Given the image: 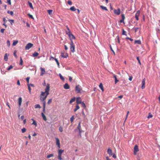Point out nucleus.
I'll return each instance as SVG.
<instances>
[{
    "label": "nucleus",
    "instance_id": "cd10ccee",
    "mask_svg": "<svg viewBox=\"0 0 160 160\" xmlns=\"http://www.w3.org/2000/svg\"><path fill=\"white\" fill-rule=\"evenodd\" d=\"M70 10L72 11H74L76 10V9L74 6L71 7L70 8Z\"/></svg>",
    "mask_w": 160,
    "mask_h": 160
},
{
    "label": "nucleus",
    "instance_id": "4468645a",
    "mask_svg": "<svg viewBox=\"0 0 160 160\" xmlns=\"http://www.w3.org/2000/svg\"><path fill=\"white\" fill-rule=\"evenodd\" d=\"M61 56L62 57L66 58L68 56V54L61 52Z\"/></svg>",
    "mask_w": 160,
    "mask_h": 160
},
{
    "label": "nucleus",
    "instance_id": "4c0bfd02",
    "mask_svg": "<svg viewBox=\"0 0 160 160\" xmlns=\"http://www.w3.org/2000/svg\"><path fill=\"white\" fill-rule=\"evenodd\" d=\"M54 156V154L52 153L48 154L47 156V158H49L51 157H52Z\"/></svg>",
    "mask_w": 160,
    "mask_h": 160
},
{
    "label": "nucleus",
    "instance_id": "f3484780",
    "mask_svg": "<svg viewBox=\"0 0 160 160\" xmlns=\"http://www.w3.org/2000/svg\"><path fill=\"white\" fill-rule=\"evenodd\" d=\"M3 21L4 22V23L3 24V25H4L5 28H6L7 27V25L5 24L7 22V20H6L5 18H3Z\"/></svg>",
    "mask_w": 160,
    "mask_h": 160
},
{
    "label": "nucleus",
    "instance_id": "9d476101",
    "mask_svg": "<svg viewBox=\"0 0 160 160\" xmlns=\"http://www.w3.org/2000/svg\"><path fill=\"white\" fill-rule=\"evenodd\" d=\"M82 102L80 97H78L76 98V103L78 105L82 103Z\"/></svg>",
    "mask_w": 160,
    "mask_h": 160
},
{
    "label": "nucleus",
    "instance_id": "6e6d98bb",
    "mask_svg": "<svg viewBox=\"0 0 160 160\" xmlns=\"http://www.w3.org/2000/svg\"><path fill=\"white\" fill-rule=\"evenodd\" d=\"M13 68V67L12 65H11L9 66V67L8 68L7 70H10L12 68Z\"/></svg>",
    "mask_w": 160,
    "mask_h": 160
},
{
    "label": "nucleus",
    "instance_id": "603ef678",
    "mask_svg": "<svg viewBox=\"0 0 160 160\" xmlns=\"http://www.w3.org/2000/svg\"><path fill=\"white\" fill-rule=\"evenodd\" d=\"M67 3L69 4V5H72V2L71 1H70V0H69V1H68V2H67Z\"/></svg>",
    "mask_w": 160,
    "mask_h": 160
},
{
    "label": "nucleus",
    "instance_id": "4d7b16f0",
    "mask_svg": "<svg viewBox=\"0 0 160 160\" xmlns=\"http://www.w3.org/2000/svg\"><path fill=\"white\" fill-rule=\"evenodd\" d=\"M121 16H122V19L124 20L125 19V17L124 14H121Z\"/></svg>",
    "mask_w": 160,
    "mask_h": 160
},
{
    "label": "nucleus",
    "instance_id": "4be33fe9",
    "mask_svg": "<svg viewBox=\"0 0 160 160\" xmlns=\"http://www.w3.org/2000/svg\"><path fill=\"white\" fill-rule=\"evenodd\" d=\"M43 111L45 113L46 104H45V102H44L43 103Z\"/></svg>",
    "mask_w": 160,
    "mask_h": 160
},
{
    "label": "nucleus",
    "instance_id": "39448f33",
    "mask_svg": "<svg viewBox=\"0 0 160 160\" xmlns=\"http://www.w3.org/2000/svg\"><path fill=\"white\" fill-rule=\"evenodd\" d=\"M139 151V149L138 148V146L137 145H136L134 147V152L133 154L134 155H136L137 154V152Z\"/></svg>",
    "mask_w": 160,
    "mask_h": 160
},
{
    "label": "nucleus",
    "instance_id": "052dcab7",
    "mask_svg": "<svg viewBox=\"0 0 160 160\" xmlns=\"http://www.w3.org/2000/svg\"><path fill=\"white\" fill-rule=\"evenodd\" d=\"M52 102V99H50L49 100L48 102V104H50Z\"/></svg>",
    "mask_w": 160,
    "mask_h": 160
},
{
    "label": "nucleus",
    "instance_id": "423d86ee",
    "mask_svg": "<svg viewBox=\"0 0 160 160\" xmlns=\"http://www.w3.org/2000/svg\"><path fill=\"white\" fill-rule=\"evenodd\" d=\"M47 96H45L44 97H40V100L42 102L43 104V103L44 102H45V104H46V102L45 100L47 98Z\"/></svg>",
    "mask_w": 160,
    "mask_h": 160
},
{
    "label": "nucleus",
    "instance_id": "3c124183",
    "mask_svg": "<svg viewBox=\"0 0 160 160\" xmlns=\"http://www.w3.org/2000/svg\"><path fill=\"white\" fill-rule=\"evenodd\" d=\"M54 60L56 62L57 65H58V66H59V63L58 60V59L56 58H55L54 59Z\"/></svg>",
    "mask_w": 160,
    "mask_h": 160
},
{
    "label": "nucleus",
    "instance_id": "7c9ffc66",
    "mask_svg": "<svg viewBox=\"0 0 160 160\" xmlns=\"http://www.w3.org/2000/svg\"><path fill=\"white\" fill-rule=\"evenodd\" d=\"M23 61L22 59V58L21 57H20V62L19 63V64L20 65H23Z\"/></svg>",
    "mask_w": 160,
    "mask_h": 160
},
{
    "label": "nucleus",
    "instance_id": "f257e3e1",
    "mask_svg": "<svg viewBox=\"0 0 160 160\" xmlns=\"http://www.w3.org/2000/svg\"><path fill=\"white\" fill-rule=\"evenodd\" d=\"M70 49L71 51L72 52H75V45L72 40H71V42H70Z\"/></svg>",
    "mask_w": 160,
    "mask_h": 160
},
{
    "label": "nucleus",
    "instance_id": "2eb2a0df",
    "mask_svg": "<svg viewBox=\"0 0 160 160\" xmlns=\"http://www.w3.org/2000/svg\"><path fill=\"white\" fill-rule=\"evenodd\" d=\"M50 90V87L49 85L48 84L47 85L45 89V92H48Z\"/></svg>",
    "mask_w": 160,
    "mask_h": 160
},
{
    "label": "nucleus",
    "instance_id": "13d9d810",
    "mask_svg": "<svg viewBox=\"0 0 160 160\" xmlns=\"http://www.w3.org/2000/svg\"><path fill=\"white\" fill-rule=\"evenodd\" d=\"M136 58H137V59L138 60V62L139 63V64L140 65H141V62H140V59H139V57H137Z\"/></svg>",
    "mask_w": 160,
    "mask_h": 160
},
{
    "label": "nucleus",
    "instance_id": "69168bd1",
    "mask_svg": "<svg viewBox=\"0 0 160 160\" xmlns=\"http://www.w3.org/2000/svg\"><path fill=\"white\" fill-rule=\"evenodd\" d=\"M126 39H129L131 41H133V39H132L131 38H129V37H127L126 38Z\"/></svg>",
    "mask_w": 160,
    "mask_h": 160
},
{
    "label": "nucleus",
    "instance_id": "dca6fc26",
    "mask_svg": "<svg viewBox=\"0 0 160 160\" xmlns=\"http://www.w3.org/2000/svg\"><path fill=\"white\" fill-rule=\"evenodd\" d=\"M41 115L42 116L43 118V120L45 121H46L47 120V118L46 117L45 115H44L43 112H42L41 113Z\"/></svg>",
    "mask_w": 160,
    "mask_h": 160
},
{
    "label": "nucleus",
    "instance_id": "a211bd4d",
    "mask_svg": "<svg viewBox=\"0 0 160 160\" xmlns=\"http://www.w3.org/2000/svg\"><path fill=\"white\" fill-rule=\"evenodd\" d=\"M69 37L70 38L71 42V40L72 41V39H75V37H74V35L72 33L71 34V35H70V36H69Z\"/></svg>",
    "mask_w": 160,
    "mask_h": 160
},
{
    "label": "nucleus",
    "instance_id": "f704fd0d",
    "mask_svg": "<svg viewBox=\"0 0 160 160\" xmlns=\"http://www.w3.org/2000/svg\"><path fill=\"white\" fill-rule=\"evenodd\" d=\"M64 150L61 149H59L58 152V154L61 155L62 153L63 152Z\"/></svg>",
    "mask_w": 160,
    "mask_h": 160
},
{
    "label": "nucleus",
    "instance_id": "1a4fd4ad",
    "mask_svg": "<svg viewBox=\"0 0 160 160\" xmlns=\"http://www.w3.org/2000/svg\"><path fill=\"white\" fill-rule=\"evenodd\" d=\"M107 153L110 156H111L113 155L112 150L110 148H108L107 150Z\"/></svg>",
    "mask_w": 160,
    "mask_h": 160
},
{
    "label": "nucleus",
    "instance_id": "680f3d73",
    "mask_svg": "<svg viewBox=\"0 0 160 160\" xmlns=\"http://www.w3.org/2000/svg\"><path fill=\"white\" fill-rule=\"evenodd\" d=\"M58 158L60 160H61L62 159V158H61V155L58 154Z\"/></svg>",
    "mask_w": 160,
    "mask_h": 160
},
{
    "label": "nucleus",
    "instance_id": "774afa93",
    "mask_svg": "<svg viewBox=\"0 0 160 160\" xmlns=\"http://www.w3.org/2000/svg\"><path fill=\"white\" fill-rule=\"evenodd\" d=\"M5 30V29H1L0 30V32L2 33H3L4 32V31Z\"/></svg>",
    "mask_w": 160,
    "mask_h": 160
},
{
    "label": "nucleus",
    "instance_id": "5fc2aeb1",
    "mask_svg": "<svg viewBox=\"0 0 160 160\" xmlns=\"http://www.w3.org/2000/svg\"><path fill=\"white\" fill-rule=\"evenodd\" d=\"M26 131V129L25 128H23L22 129V133H23L25 132Z\"/></svg>",
    "mask_w": 160,
    "mask_h": 160
},
{
    "label": "nucleus",
    "instance_id": "aec40b11",
    "mask_svg": "<svg viewBox=\"0 0 160 160\" xmlns=\"http://www.w3.org/2000/svg\"><path fill=\"white\" fill-rule=\"evenodd\" d=\"M18 104L19 106H20L21 105V103L22 102V98L21 97H20L18 99Z\"/></svg>",
    "mask_w": 160,
    "mask_h": 160
},
{
    "label": "nucleus",
    "instance_id": "f8f14e48",
    "mask_svg": "<svg viewBox=\"0 0 160 160\" xmlns=\"http://www.w3.org/2000/svg\"><path fill=\"white\" fill-rule=\"evenodd\" d=\"M41 69V73L40 75L42 76L43 74H45V69L44 68H42V67L40 68Z\"/></svg>",
    "mask_w": 160,
    "mask_h": 160
},
{
    "label": "nucleus",
    "instance_id": "79ce46f5",
    "mask_svg": "<svg viewBox=\"0 0 160 160\" xmlns=\"http://www.w3.org/2000/svg\"><path fill=\"white\" fill-rule=\"evenodd\" d=\"M45 92H42L41 93L40 95V97H44L45 96Z\"/></svg>",
    "mask_w": 160,
    "mask_h": 160
},
{
    "label": "nucleus",
    "instance_id": "338daca9",
    "mask_svg": "<svg viewBox=\"0 0 160 160\" xmlns=\"http://www.w3.org/2000/svg\"><path fill=\"white\" fill-rule=\"evenodd\" d=\"M119 22L120 23H122L123 22L124 24H125V23L124 22V20H123V19H121L120 21H119Z\"/></svg>",
    "mask_w": 160,
    "mask_h": 160
},
{
    "label": "nucleus",
    "instance_id": "a18cd8bd",
    "mask_svg": "<svg viewBox=\"0 0 160 160\" xmlns=\"http://www.w3.org/2000/svg\"><path fill=\"white\" fill-rule=\"evenodd\" d=\"M28 16L30 18H31L32 19H34V18L33 17L32 15L30 14V13H28L27 14Z\"/></svg>",
    "mask_w": 160,
    "mask_h": 160
},
{
    "label": "nucleus",
    "instance_id": "e2e57ef3",
    "mask_svg": "<svg viewBox=\"0 0 160 160\" xmlns=\"http://www.w3.org/2000/svg\"><path fill=\"white\" fill-rule=\"evenodd\" d=\"M28 89L29 90V92H31V88H30V87L29 84H28Z\"/></svg>",
    "mask_w": 160,
    "mask_h": 160
},
{
    "label": "nucleus",
    "instance_id": "ddd939ff",
    "mask_svg": "<svg viewBox=\"0 0 160 160\" xmlns=\"http://www.w3.org/2000/svg\"><path fill=\"white\" fill-rule=\"evenodd\" d=\"M145 79L144 78L143 79L142 82V89H144L145 88Z\"/></svg>",
    "mask_w": 160,
    "mask_h": 160
},
{
    "label": "nucleus",
    "instance_id": "8fccbe9b",
    "mask_svg": "<svg viewBox=\"0 0 160 160\" xmlns=\"http://www.w3.org/2000/svg\"><path fill=\"white\" fill-rule=\"evenodd\" d=\"M32 124L35 125V126H37V123L35 120H33V122L32 123Z\"/></svg>",
    "mask_w": 160,
    "mask_h": 160
},
{
    "label": "nucleus",
    "instance_id": "412c9836",
    "mask_svg": "<svg viewBox=\"0 0 160 160\" xmlns=\"http://www.w3.org/2000/svg\"><path fill=\"white\" fill-rule=\"evenodd\" d=\"M4 59L5 61H7L8 60V55L7 53H6L5 54L4 56Z\"/></svg>",
    "mask_w": 160,
    "mask_h": 160
},
{
    "label": "nucleus",
    "instance_id": "c03bdc74",
    "mask_svg": "<svg viewBox=\"0 0 160 160\" xmlns=\"http://www.w3.org/2000/svg\"><path fill=\"white\" fill-rule=\"evenodd\" d=\"M74 118V116H72L70 118V121H71V122H73Z\"/></svg>",
    "mask_w": 160,
    "mask_h": 160
},
{
    "label": "nucleus",
    "instance_id": "0eeeda50",
    "mask_svg": "<svg viewBox=\"0 0 160 160\" xmlns=\"http://www.w3.org/2000/svg\"><path fill=\"white\" fill-rule=\"evenodd\" d=\"M114 13L117 15H119L120 13V9L118 8V9H115L114 11Z\"/></svg>",
    "mask_w": 160,
    "mask_h": 160
},
{
    "label": "nucleus",
    "instance_id": "a878e982",
    "mask_svg": "<svg viewBox=\"0 0 160 160\" xmlns=\"http://www.w3.org/2000/svg\"><path fill=\"white\" fill-rule=\"evenodd\" d=\"M100 88L102 90V91H104V89L103 88V85L102 83H100L99 85Z\"/></svg>",
    "mask_w": 160,
    "mask_h": 160
},
{
    "label": "nucleus",
    "instance_id": "864d4df0",
    "mask_svg": "<svg viewBox=\"0 0 160 160\" xmlns=\"http://www.w3.org/2000/svg\"><path fill=\"white\" fill-rule=\"evenodd\" d=\"M8 21L11 23L12 25V23L14 22V20L13 19H9Z\"/></svg>",
    "mask_w": 160,
    "mask_h": 160
},
{
    "label": "nucleus",
    "instance_id": "b1692460",
    "mask_svg": "<svg viewBox=\"0 0 160 160\" xmlns=\"http://www.w3.org/2000/svg\"><path fill=\"white\" fill-rule=\"evenodd\" d=\"M75 99H76V98L75 97L71 98V100L70 101L69 103H71L72 102H74L75 100Z\"/></svg>",
    "mask_w": 160,
    "mask_h": 160
},
{
    "label": "nucleus",
    "instance_id": "f03ea898",
    "mask_svg": "<svg viewBox=\"0 0 160 160\" xmlns=\"http://www.w3.org/2000/svg\"><path fill=\"white\" fill-rule=\"evenodd\" d=\"M78 129L79 131V134L80 136V137H81V132H82L83 131L81 129V122H79V123L78 124V126L77 127V128L75 129V131H76Z\"/></svg>",
    "mask_w": 160,
    "mask_h": 160
},
{
    "label": "nucleus",
    "instance_id": "0e129e2a",
    "mask_svg": "<svg viewBox=\"0 0 160 160\" xmlns=\"http://www.w3.org/2000/svg\"><path fill=\"white\" fill-rule=\"evenodd\" d=\"M117 38L118 39V43H120V40L119 39V36H117Z\"/></svg>",
    "mask_w": 160,
    "mask_h": 160
},
{
    "label": "nucleus",
    "instance_id": "c85d7f7f",
    "mask_svg": "<svg viewBox=\"0 0 160 160\" xmlns=\"http://www.w3.org/2000/svg\"><path fill=\"white\" fill-rule=\"evenodd\" d=\"M28 5H29L30 7L33 9V6H32V3L29 1H28Z\"/></svg>",
    "mask_w": 160,
    "mask_h": 160
},
{
    "label": "nucleus",
    "instance_id": "49530a36",
    "mask_svg": "<svg viewBox=\"0 0 160 160\" xmlns=\"http://www.w3.org/2000/svg\"><path fill=\"white\" fill-rule=\"evenodd\" d=\"M126 32L124 31V29H122V34L123 35H125V36H127V35L126 34Z\"/></svg>",
    "mask_w": 160,
    "mask_h": 160
},
{
    "label": "nucleus",
    "instance_id": "5701e85b",
    "mask_svg": "<svg viewBox=\"0 0 160 160\" xmlns=\"http://www.w3.org/2000/svg\"><path fill=\"white\" fill-rule=\"evenodd\" d=\"M134 44H141V41L140 40H136L134 42Z\"/></svg>",
    "mask_w": 160,
    "mask_h": 160
},
{
    "label": "nucleus",
    "instance_id": "7ed1b4c3",
    "mask_svg": "<svg viewBox=\"0 0 160 160\" xmlns=\"http://www.w3.org/2000/svg\"><path fill=\"white\" fill-rule=\"evenodd\" d=\"M81 90V86L79 85H77L75 88V91L77 93L80 92Z\"/></svg>",
    "mask_w": 160,
    "mask_h": 160
},
{
    "label": "nucleus",
    "instance_id": "c9c22d12",
    "mask_svg": "<svg viewBox=\"0 0 160 160\" xmlns=\"http://www.w3.org/2000/svg\"><path fill=\"white\" fill-rule=\"evenodd\" d=\"M35 108H41V107L40 105L39 104H37L35 105L34 106Z\"/></svg>",
    "mask_w": 160,
    "mask_h": 160
},
{
    "label": "nucleus",
    "instance_id": "09e8293b",
    "mask_svg": "<svg viewBox=\"0 0 160 160\" xmlns=\"http://www.w3.org/2000/svg\"><path fill=\"white\" fill-rule=\"evenodd\" d=\"M152 117V115L150 113H149L148 114V118H151Z\"/></svg>",
    "mask_w": 160,
    "mask_h": 160
},
{
    "label": "nucleus",
    "instance_id": "9b49d317",
    "mask_svg": "<svg viewBox=\"0 0 160 160\" xmlns=\"http://www.w3.org/2000/svg\"><path fill=\"white\" fill-rule=\"evenodd\" d=\"M55 139H56V144L58 145V147L60 148V142L59 139L57 138H56Z\"/></svg>",
    "mask_w": 160,
    "mask_h": 160
},
{
    "label": "nucleus",
    "instance_id": "ea45409f",
    "mask_svg": "<svg viewBox=\"0 0 160 160\" xmlns=\"http://www.w3.org/2000/svg\"><path fill=\"white\" fill-rule=\"evenodd\" d=\"M81 104L82 106V107H83V108H85L86 107V105L85 103L84 102H82V103H81Z\"/></svg>",
    "mask_w": 160,
    "mask_h": 160
},
{
    "label": "nucleus",
    "instance_id": "de8ad7c7",
    "mask_svg": "<svg viewBox=\"0 0 160 160\" xmlns=\"http://www.w3.org/2000/svg\"><path fill=\"white\" fill-rule=\"evenodd\" d=\"M59 131L61 132H62L63 131V128L61 126H60L59 127Z\"/></svg>",
    "mask_w": 160,
    "mask_h": 160
},
{
    "label": "nucleus",
    "instance_id": "bf43d9fd",
    "mask_svg": "<svg viewBox=\"0 0 160 160\" xmlns=\"http://www.w3.org/2000/svg\"><path fill=\"white\" fill-rule=\"evenodd\" d=\"M29 79L30 78L29 77H28L26 78V80L28 83V84H29Z\"/></svg>",
    "mask_w": 160,
    "mask_h": 160
},
{
    "label": "nucleus",
    "instance_id": "6e6552de",
    "mask_svg": "<svg viewBox=\"0 0 160 160\" xmlns=\"http://www.w3.org/2000/svg\"><path fill=\"white\" fill-rule=\"evenodd\" d=\"M140 14V11L139 10H138L137 12L135 14V18H136V20L137 21L138 20H139V18L138 17L139 16Z\"/></svg>",
    "mask_w": 160,
    "mask_h": 160
},
{
    "label": "nucleus",
    "instance_id": "20e7f679",
    "mask_svg": "<svg viewBox=\"0 0 160 160\" xmlns=\"http://www.w3.org/2000/svg\"><path fill=\"white\" fill-rule=\"evenodd\" d=\"M33 46V44L31 43H28L25 46V49L26 50H29Z\"/></svg>",
    "mask_w": 160,
    "mask_h": 160
},
{
    "label": "nucleus",
    "instance_id": "473e14b6",
    "mask_svg": "<svg viewBox=\"0 0 160 160\" xmlns=\"http://www.w3.org/2000/svg\"><path fill=\"white\" fill-rule=\"evenodd\" d=\"M100 7L102 9L106 11H108V9L106 7H104L102 5L100 6Z\"/></svg>",
    "mask_w": 160,
    "mask_h": 160
},
{
    "label": "nucleus",
    "instance_id": "e433bc0d",
    "mask_svg": "<svg viewBox=\"0 0 160 160\" xmlns=\"http://www.w3.org/2000/svg\"><path fill=\"white\" fill-rule=\"evenodd\" d=\"M66 33L68 35V36H70V35L72 34L70 30L66 31Z\"/></svg>",
    "mask_w": 160,
    "mask_h": 160
},
{
    "label": "nucleus",
    "instance_id": "58836bf2",
    "mask_svg": "<svg viewBox=\"0 0 160 160\" xmlns=\"http://www.w3.org/2000/svg\"><path fill=\"white\" fill-rule=\"evenodd\" d=\"M59 76H60V78L62 81L64 80V78L62 76L61 73L59 74Z\"/></svg>",
    "mask_w": 160,
    "mask_h": 160
},
{
    "label": "nucleus",
    "instance_id": "72a5a7b5",
    "mask_svg": "<svg viewBox=\"0 0 160 160\" xmlns=\"http://www.w3.org/2000/svg\"><path fill=\"white\" fill-rule=\"evenodd\" d=\"M7 13L8 14H10L12 16H13V12H12V11H10L8 10L7 11Z\"/></svg>",
    "mask_w": 160,
    "mask_h": 160
},
{
    "label": "nucleus",
    "instance_id": "393cba45",
    "mask_svg": "<svg viewBox=\"0 0 160 160\" xmlns=\"http://www.w3.org/2000/svg\"><path fill=\"white\" fill-rule=\"evenodd\" d=\"M79 106L78 104H77L76 106V108L74 109V112H76L78 109L79 108Z\"/></svg>",
    "mask_w": 160,
    "mask_h": 160
},
{
    "label": "nucleus",
    "instance_id": "c756f323",
    "mask_svg": "<svg viewBox=\"0 0 160 160\" xmlns=\"http://www.w3.org/2000/svg\"><path fill=\"white\" fill-rule=\"evenodd\" d=\"M48 12L49 15L52 14V10L51 9L48 10Z\"/></svg>",
    "mask_w": 160,
    "mask_h": 160
},
{
    "label": "nucleus",
    "instance_id": "a19ab883",
    "mask_svg": "<svg viewBox=\"0 0 160 160\" xmlns=\"http://www.w3.org/2000/svg\"><path fill=\"white\" fill-rule=\"evenodd\" d=\"M18 41H14L12 43V45H16L18 43Z\"/></svg>",
    "mask_w": 160,
    "mask_h": 160
},
{
    "label": "nucleus",
    "instance_id": "bb28decb",
    "mask_svg": "<svg viewBox=\"0 0 160 160\" xmlns=\"http://www.w3.org/2000/svg\"><path fill=\"white\" fill-rule=\"evenodd\" d=\"M113 77L115 78V83L116 84L117 83V82L119 81V80L117 79L116 76V75H114Z\"/></svg>",
    "mask_w": 160,
    "mask_h": 160
},
{
    "label": "nucleus",
    "instance_id": "6ab92c4d",
    "mask_svg": "<svg viewBox=\"0 0 160 160\" xmlns=\"http://www.w3.org/2000/svg\"><path fill=\"white\" fill-rule=\"evenodd\" d=\"M64 88L65 89H67L69 88L70 87L68 83H66L64 85Z\"/></svg>",
    "mask_w": 160,
    "mask_h": 160
},
{
    "label": "nucleus",
    "instance_id": "37998d69",
    "mask_svg": "<svg viewBox=\"0 0 160 160\" xmlns=\"http://www.w3.org/2000/svg\"><path fill=\"white\" fill-rule=\"evenodd\" d=\"M109 47L110 48V49L111 50L112 52L114 54V55H115V52H114V50H113V49H112V47L111 46V45H110V46H109Z\"/></svg>",
    "mask_w": 160,
    "mask_h": 160
},
{
    "label": "nucleus",
    "instance_id": "2f4dec72",
    "mask_svg": "<svg viewBox=\"0 0 160 160\" xmlns=\"http://www.w3.org/2000/svg\"><path fill=\"white\" fill-rule=\"evenodd\" d=\"M39 54L37 52H35L33 54V56L34 57H35L37 56Z\"/></svg>",
    "mask_w": 160,
    "mask_h": 160
}]
</instances>
